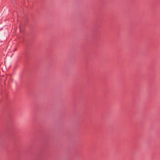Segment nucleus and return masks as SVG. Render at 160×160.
<instances>
[{
	"label": "nucleus",
	"instance_id": "nucleus-1",
	"mask_svg": "<svg viewBox=\"0 0 160 160\" xmlns=\"http://www.w3.org/2000/svg\"><path fill=\"white\" fill-rule=\"evenodd\" d=\"M16 50H17V49H16V48H14V49H13V51H16Z\"/></svg>",
	"mask_w": 160,
	"mask_h": 160
}]
</instances>
